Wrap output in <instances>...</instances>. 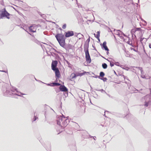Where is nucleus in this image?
<instances>
[{
    "label": "nucleus",
    "instance_id": "30",
    "mask_svg": "<svg viewBox=\"0 0 151 151\" xmlns=\"http://www.w3.org/2000/svg\"><path fill=\"white\" fill-rule=\"evenodd\" d=\"M66 24H63V26L62 27V28L63 29H65L66 28Z\"/></svg>",
    "mask_w": 151,
    "mask_h": 151
},
{
    "label": "nucleus",
    "instance_id": "11",
    "mask_svg": "<svg viewBox=\"0 0 151 151\" xmlns=\"http://www.w3.org/2000/svg\"><path fill=\"white\" fill-rule=\"evenodd\" d=\"M60 86L59 87V90L60 91L62 92H64L65 91H67L68 89L64 85H63L60 84Z\"/></svg>",
    "mask_w": 151,
    "mask_h": 151
},
{
    "label": "nucleus",
    "instance_id": "35",
    "mask_svg": "<svg viewBox=\"0 0 151 151\" xmlns=\"http://www.w3.org/2000/svg\"><path fill=\"white\" fill-rule=\"evenodd\" d=\"M34 78L35 79V80L36 81H38L39 82H41L42 83H43V82H42L41 81H40V80H37L35 77V78Z\"/></svg>",
    "mask_w": 151,
    "mask_h": 151
},
{
    "label": "nucleus",
    "instance_id": "8",
    "mask_svg": "<svg viewBox=\"0 0 151 151\" xmlns=\"http://www.w3.org/2000/svg\"><path fill=\"white\" fill-rule=\"evenodd\" d=\"M64 34L65 37L67 38L73 36L74 35V33L73 31H68L65 32Z\"/></svg>",
    "mask_w": 151,
    "mask_h": 151
},
{
    "label": "nucleus",
    "instance_id": "21",
    "mask_svg": "<svg viewBox=\"0 0 151 151\" xmlns=\"http://www.w3.org/2000/svg\"><path fill=\"white\" fill-rule=\"evenodd\" d=\"M63 95L65 96V97H67L68 95V91H65L63 92Z\"/></svg>",
    "mask_w": 151,
    "mask_h": 151
},
{
    "label": "nucleus",
    "instance_id": "39",
    "mask_svg": "<svg viewBox=\"0 0 151 151\" xmlns=\"http://www.w3.org/2000/svg\"><path fill=\"white\" fill-rule=\"evenodd\" d=\"M149 90L150 91V93L149 94H151V88H149Z\"/></svg>",
    "mask_w": 151,
    "mask_h": 151
},
{
    "label": "nucleus",
    "instance_id": "19",
    "mask_svg": "<svg viewBox=\"0 0 151 151\" xmlns=\"http://www.w3.org/2000/svg\"><path fill=\"white\" fill-rule=\"evenodd\" d=\"M58 62L57 60L53 61L52 63L51 66H57Z\"/></svg>",
    "mask_w": 151,
    "mask_h": 151
},
{
    "label": "nucleus",
    "instance_id": "42",
    "mask_svg": "<svg viewBox=\"0 0 151 151\" xmlns=\"http://www.w3.org/2000/svg\"><path fill=\"white\" fill-rule=\"evenodd\" d=\"M104 69L107 68V67H102Z\"/></svg>",
    "mask_w": 151,
    "mask_h": 151
},
{
    "label": "nucleus",
    "instance_id": "9",
    "mask_svg": "<svg viewBox=\"0 0 151 151\" xmlns=\"http://www.w3.org/2000/svg\"><path fill=\"white\" fill-rule=\"evenodd\" d=\"M132 31L135 33V34H137V32H139V33L141 35H142V32H144V30H142L140 28H136L132 29Z\"/></svg>",
    "mask_w": 151,
    "mask_h": 151
},
{
    "label": "nucleus",
    "instance_id": "48",
    "mask_svg": "<svg viewBox=\"0 0 151 151\" xmlns=\"http://www.w3.org/2000/svg\"><path fill=\"white\" fill-rule=\"evenodd\" d=\"M123 76H124V78H125V76H124V75H123Z\"/></svg>",
    "mask_w": 151,
    "mask_h": 151
},
{
    "label": "nucleus",
    "instance_id": "13",
    "mask_svg": "<svg viewBox=\"0 0 151 151\" xmlns=\"http://www.w3.org/2000/svg\"><path fill=\"white\" fill-rule=\"evenodd\" d=\"M78 76H77V74L76 73H72L71 74L70 77L68 78V79L71 81H72V79L76 78Z\"/></svg>",
    "mask_w": 151,
    "mask_h": 151
},
{
    "label": "nucleus",
    "instance_id": "49",
    "mask_svg": "<svg viewBox=\"0 0 151 151\" xmlns=\"http://www.w3.org/2000/svg\"><path fill=\"white\" fill-rule=\"evenodd\" d=\"M70 67V68L72 69V67L71 66H70V67Z\"/></svg>",
    "mask_w": 151,
    "mask_h": 151
},
{
    "label": "nucleus",
    "instance_id": "31",
    "mask_svg": "<svg viewBox=\"0 0 151 151\" xmlns=\"http://www.w3.org/2000/svg\"><path fill=\"white\" fill-rule=\"evenodd\" d=\"M138 68L140 70L141 73H142V72L143 71L142 68L140 67H138Z\"/></svg>",
    "mask_w": 151,
    "mask_h": 151
},
{
    "label": "nucleus",
    "instance_id": "5",
    "mask_svg": "<svg viewBox=\"0 0 151 151\" xmlns=\"http://www.w3.org/2000/svg\"><path fill=\"white\" fill-rule=\"evenodd\" d=\"M10 14L6 11L5 9H4V10L2 12V13L0 15V17L2 18L4 17H6L7 19H9Z\"/></svg>",
    "mask_w": 151,
    "mask_h": 151
},
{
    "label": "nucleus",
    "instance_id": "36",
    "mask_svg": "<svg viewBox=\"0 0 151 151\" xmlns=\"http://www.w3.org/2000/svg\"><path fill=\"white\" fill-rule=\"evenodd\" d=\"M30 77L32 78H35V76L33 75H31L30 76Z\"/></svg>",
    "mask_w": 151,
    "mask_h": 151
},
{
    "label": "nucleus",
    "instance_id": "15",
    "mask_svg": "<svg viewBox=\"0 0 151 151\" xmlns=\"http://www.w3.org/2000/svg\"><path fill=\"white\" fill-rule=\"evenodd\" d=\"M77 74V76H81L84 75H85L86 73H89V72H86V71H83V72H77L76 73Z\"/></svg>",
    "mask_w": 151,
    "mask_h": 151
},
{
    "label": "nucleus",
    "instance_id": "14",
    "mask_svg": "<svg viewBox=\"0 0 151 151\" xmlns=\"http://www.w3.org/2000/svg\"><path fill=\"white\" fill-rule=\"evenodd\" d=\"M29 29L30 31L32 32H35L36 31V28L35 26H31L29 27Z\"/></svg>",
    "mask_w": 151,
    "mask_h": 151
},
{
    "label": "nucleus",
    "instance_id": "25",
    "mask_svg": "<svg viewBox=\"0 0 151 151\" xmlns=\"http://www.w3.org/2000/svg\"><path fill=\"white\" fill-rule=\"evenodd\" d=\"M96 90L98 91H101V93H104L106 94V92L105 90H104L103 89H101L100 90Z\"/></svg>",
    "mask_w": 151,
    "mask_h": 151
},
{
    "label": "nucleus",
    "instance_id": "17",
    "mask_svg": "<svg viewBox=\"0 0 151 151\" xmlns=\"http://www.w3.org/2000/svg\"><path fill=\"white\" fill-rule=\"evenodd\" d=\"M105 75V73L103 72H101L99 73V76H98V78L100 79L101 78L104 77Z\"/></svg>",
    "mask_w": 151,
    "mask_h": 151
},
{
    "label": "nucleus",
    "instance_id": "32",
    "mask_svg": "<svg viewBox=\"0 0 151 151\" xmlns=\"http://www.w3.org/2000/svg\"><path fill=\"white\" fill-rule=\"evenodd\" d=\"M90 136V138L93 137L94 140H96V137H95V136L93 137V136Z\"/></svg>",
    "mask_w": 151,
    "mask_h": 151
},
{
    "label": "nucleus",
    "instance_id": "24",
    "mask_svg": "<svg viewBox=\"0 0 151 151\" xmlns=\"http://www.w3.org/2000/svg\"><path fill=\"white\" fill-rule=\"evenodd\" d=\"M122 68L123 69H125L127 70H128L130 69V68L129 67H120Z\"/></svg>",
    "mask_w": 151,
    "mask_h": 151
},
{
    "label": "nucleus",
    "instance_id": "37",
    "mask_svg": "<svg viewBox=\"0 0 151 151\" xmlns=\"http://www.w3.org/2000/svg\"><path fill=\"white\" fill-rule=\"evenodd\" d=\"M90 87H91V92H93L94 93V91H93V90H92V87H91V86H90Z\"/></svg>",
    "mask_w": 151,
    "mask_h": 151
},
{
    "label": "nucleus",
    "instance_id": "50",
    "mask_svg": "<svg viewBox=\"0 0 151 151\" xmlns=\"http://www.w3.org/2000/svg\"><path fill=\"white\" fill-rule=\"evenodd\" d=\"M134 67H136V68H137V67H135V66H134Z\"/></svg>",
    "mask_w": 151,
    "mask_h": 151
},
{
    "label": "nucleus",
    "instance_id": "38",
    "mask_svg": "<svg viewBox=\"0 0 151 151\" xmlns=\"http://www.w3.org/2000/svg\"><path fill=\"white\" fill-rule=\"evenodd\" d=\"M102 66H107V65L106 64L104 63L102 64Z\"/></svg>",
    "mask_w": 151,
    "mask_h": 151
},
{
    "label": "nucleus",
    "instance_id": "44",
    "mask_svg": "<svg viewBox=\"0 0 151 151\" xmlns=\"http://www.w3.org/2000/svg\"><path fill=\"white\" fill-rule=\"evenodd\" d=\"M149 47L150 48H151V44H149Z\"/></svg>",
    "mask_w": 151,
    "mask_h": 151
},
{
    "label": "nucleus",
    "instance_id": "54",
    "mask_svg": "<svg viewBox=\"0 0 151 151\" xmlns=\"http://www.w3.org/2000/svg\"><path fill=\"white\" fill-rule=\"evenodd\" d=\"M105 126L106 127V124L105 125Z\"/></svg>",
    "mask_w": 151,
    "mask_h": 151
},
{
    "label": "nucleus",
    "instance_id": "53",
    "mask_svg": "<svg viewBox=\"0 0 151 151\" xmlns=\"http://www.w3.org/2000/svg\"><path fill=\"white\" fill-rule=\"evenodd\" d=\"M88 138V137H85V138Z\"/></svg>",
    "mask_w": 151,
    "mask_h": 151
},
{
    "label": "nucleus",
    "instance_id": "12",
    "mask_svg": "<svg viewBox=\"0 0 151 151\" xmlns=\"http://www.w3.org/2000/svg\"><path fill=\"white\" fill-rule=\"evenodd\" d=\"M102 47L105 50L107 51V54L108 55L109 54V49L106 46V41H104L103 42L102 44Z\"/></svg>",
    "mask_w": 151,
    "mask_h": 151
},
{
    "label": "nucleus",
    "instance_id": "20",
    "mask_svg": "<svg viewBox=\"0 0 151 151\" xmlns=\"http://www.w3.org/2000/svg\"><path fill=\"white\" fill-rule=\"evenodd\" d=\"M100 32L98 31L97 32V34L96 35L95 34H94V35L95 37H96L98 40H99V37H100Z\"/></svg>",
    "mask_w": 151,
    "mask_h": 151
},
{
    "label": "nucleus",
    "instance_id": "22",
    "mask_svg": "<svg viewBox=\"0 0 151 151\" xmlns=\"http://www.w3.org/2000/svg\"><path fill=\"white\" fill-rule=\"evenodd\" d=\"M141 35V37H140V42L141 43H142V41H143V40L144 39L145 40V41H146V39L145 38L142 37V36H143V34H142Z\"/></svg>",
    "mask_w": 151,
    "mask_h": 151
},
{
    "label": "nucleus",
    "instance_id": "2",
    "mask_svg": "<svg viewBox=\"0 0 151 151\" xmlns=\"http://www.w3.org/2000/svg\"><path fill=\"white\" fill-rule=\"evenodd\" d=\"M68 118L69 116L65 117L63 114L62 116H58L57 119V124L60 126L63 129H64L70 122Z\"/></svg>",
    "mask_w": 151,
    "mask_h": 151
},
{
    "label": "nucleus",
    "instance_id": "23",
    "mask_svg": "<svg viewBox=\"0 0 151 151\" xmlns=\"http://www.w3.org/2000/svg\"><path fill=\"white\" fill-rule=\"evenodd\" d=\"M90 41V37L85 42V44H87L88 46L89 43Z\"/></svg>",
    "mask_w": 151,
    "mask_h": 151
},
{
    "label": "nucleus",
    "instance_id": "33",
    "mask_svg": "<svg viewBox=\"0 0 151 151\" xmlns=\"http://www.w3.org/2000/svg\"><path fill=\"white\" fill-rule=\"evenodd\" d=\"M106 95H107V96H108L109 97H110V98H113V96H110L109 94H108L107 93H106Z\"/></svg>",
    "mask_w": 151,
    "mask_h": 151
},
{
    "label": "nucleus",
    "instance_id": "46",
    "mask_svg": "<svg viewBox=\"0 0 151 151\" xmlns=\"http://www.w3.org/2000/svg\"><path fill=\"white\" fill-rule=\"evenodd\" d=\"M110 65L111 66H113L114 64H111V63H110Z\"/></svg>",
    "mask_w": 151,
    "mask_h": 151
},
{
    "label": "nucleus",
    "instance_id": "45",
    "mask_svg": "<svg viewBox=\"0 0 151 151\" xmlns=\"http://www.w3.org/2000/svg\"><path fill=\"white\" fill-rule=\"evenodd\" d=\"M113 71H114L115 74H116V75H117L116 72L114 70H113Z\"/></svg>",
    "mask_w": 151,
    "mask_h": 151
},
{
    "label": "nucleus",
    "instance_id": "16",
    "mask_svg": "<svg viewBox=\"0 0 151 151\" xmlns=\"http://www.w3.org/2000/svg\"><path fill=\"white\" fill-rule=\"evenodd\" d=\"M145 99L147 98H149V102H151V94H147L144 97Z\"/></svg>",
    "mask_w": 151,
    "mask_h": 151
},
{
    "label": "nucleus",
    "instance_id": "28",
    "mask_svg": "<svg viewBox=\"0 0 151 151\" xmlns=\"http://www.w3.org/2000/svg\"><path fill=\"white\" fill-rule=\"evenodd\" d=\"M94 93H95V95L93 96L96 99H98V95L96 94L95 91H94Z\"/></svg>",
    "mask_w": 151,
    "mask_h": 151
},
{
    "label": "nucleus",
    "instance_id": "29",
    "mask_svg": "<svg viewBox=\"0 0 151 151\" xmlns=\"http://www.w3.org/2000/svg\"><path fill=\"white\" fill-rule=\"evenodd\" d=\"M0 71L8 73V70L7 68L5 69L4 70H0Z\"/></svg>",
    "mask_w": 151,
    "mask_h": 151
},
{
    "label": "nucleus",
    "instance_id": "1",
    "mask_svg": "<svg viewBox=\"0 0 151 151\" xmlns=\"http://www.w3.org/2000/svg\"><path fill=\"white\" fill-rule=\"evenodd\" d=\"M4 95L6 96L12 97L15 98H17V96H22V95H24L21 92L18 91L17 89L14 87L12 86L11 88V90H9L6 88V91H4L3 89Z\"/></svg>",
    "mask_w": 151,
    "mask_h": 151
},
{
    "label": "nucleus",
    "instance_id": "4",
    "mask_svg": "<svg viewBox=\"0 0 151 151\" xmlns=\"http://www.w3.org/2000/svg\"><path fill=\"white\" fill-rule=\"evenodd\" d=\"M52 69L55 73V76L58 78H59L60 76V74L59 69L57 67H51Z\"/></svg>",
    "mask_w": 151,
    "mask_h": 151
},
{
    "label": "nucleus",
    "instance_id": "40",
    "mask_svg": "<svg viewBox=\"0 0 151 151\" xmlns=\"http://www.w3.org/2000/svg\"><path fill=\"white\" fill-rule=\"evenodd\" d=\"M115 65L118 66H119V63H116Z\"/></svg>",
    "mask_w": 151,
    "mask_h": 151
},
{
    "label": "nucleus",
    "instance_id": "34",
    "mask_svg": "<svg viewBox=\"0 0 151 151\" xmlns=\"http://www.w3.org/2000/svg\"><path fill=\"white\" fill-rule=\"evenodd\" d=\"M55 78H56V80L55 81V82H56L57 83V82H58V79L59 78H57V77L55 76Z\"/></svg>",
    "mask_w": 151,
    "mask_h": 151
},
{
    "label": "nucleus",
    "instance_id": "51",
    "mask_svg": "<svg viewBox=\"0 0 151 151\" xmlns=\"http://www.w3.org/2000/svg\"><path fill=\"white\" fill-rule=\"evenodd\" d=\"M102 125L103 127V126H104V125Z\"/></svg>",
    "mask_w": 151,
    "mask_h": 151
},
{
    "label": "nucleus",
    "instance_id": "26",
    "mask_svg": "<svg viewBox=\"0 0 151 151\" xmlns=\"http://www.w3.org/2000/svg\"><path fill=\"white\" fill-rule=\"evenodd\" d=\"M100 79L102 80L104 82L106 81L107 80V78H106L104 77L101 78H100Z\"/></svg>",
    "mask_w": 151,
    "mask_h": 151
},
{
    "label": "nucleus",
    "instance_id": "6",
    "mask_svg": "<svg viewBox=\"0 0 151 151\" xmlns=\"http://www.w3.org/2000/svg\"><path fill=\"white\" fill-rule=\"evenodd\" d=\"M85 53L86 60L87 63H90L91 62V60L88 49L85 51Z\"/></svg>",
    "mask_w": 151,
    "mask_h": 151
},
{
    "label": "nucleus",
    "instance_id": "27",
    "mask_svg": "<svg viewBox=\"0 0 151 151\" xmlns=\"http://www.w3.org/2000/svg\"><path fill=\"white\" fill-rule=\"evenodd\" d=\"M38 118L36 116H35V114H34V118L33 119L32 122L35 121L37 119H38Z\"/></svg>",
    "mask_w": 151,
    "mask_h": 151
},
{
    "label": "nucleus",
    "instance_id": "3",
    "mask_svg": "<svg viewBox=\"0 0 151 151\" xmlns=\"http://www.w3.org/2000/svg\"><path fill=\"white\" fill-rule=\"evenodd\" d=\"M55 37L60 45L64 48L66 44L64 35L62 34L58 33L55 36Z\"/></svg>",
    "mask_w": 151,
    "mask_h": 151
},
{
    "label": "nucleus",
    "instance_id": "43",
    "mask_svg": "<svg viewBox=\"0 0 151 151\" xmlns=\"http://www.w3.org/2000/svg\"><path fill=\"white\" fill-rule=\"evenodd\" d=\"M98 76H99L96 75V76H95V77H93L96 78H98Z\"/></svg>",
    "mask_w": 151,
    "mask_h": 151
},
{
    "label": "nucleus",
    "instance_id": "41",
    "mask_svg": "<svg viewBox=\"0 0 151 151\" xmlns=\"http://www.w3.org/2000/svg\"><path fill=\"white\" fill-rule=\"evenodd\" d=\"M106 112H108V111H104L105 114H104V116H105L106 117V116H105V113Z\"/></svg>",
    "mask_w": 151,
    "mask_h": 151
},
{
    "label": "nucleus",
    "instance_id": "52",
    "mask_svg": "<svg viewBox=\"0 0 151 151\" xmlns=\"http://www.w3.org/2000/svg\"><path fill=\"white\" fill-rule=\"evenodd\" d=\"M108 124H109L110 123L109 122H108Z\"/></svg>",
    "mask_w": 151,
    "mask_h": 151
},
{
    "label": "nucleus",
    "instance_id": "47",
    "mask_svg": "<svg viewBox=\"0 0 151 151\" xmlns=\"http://www.w3.org/2000/svg\"><path fill=\"white\" fill-rule=\"evenodd\" d=\"M142 78H145V76H143L142 77Z\"/></svg>",
    "mask_w": 151,
    "mask_h": 151
},
{
    "label": "nucleus",
    "instance_id": "18",
    "mask_svg": "<svg viewBox=\"0 0 151 151\" xmlns=\"http://www.w3.org/2000/svg\"><path fill=\"white\" fill-rule=\"evenodd\" d=\"M145 99V104H144V106H145L146 107H147L149 106V104H150V102H149V101H146V99Z\"/></svg>",
    "mask_w": 151,
    "mask_h": 151
},
{
    "label": "nucleus",
    "instance_id": "7",
    "mask_svg": "<svg viewBox=\"0 0 151 151\" xmlns=\"http://www.w3.org/2000/svg\"><path fill=\"white\" fill-rule=\"evenodd\" d=\"M42 146L45 148V149L47 151H50L51 150V145L49 142H48L46 144H43L41 142Z\"/></svg>",
    "mask_w": 151,
    "mask_h": 151
},
{
    "label": "nucleus",
    "instance_id": "10",
    "mask_svg": "<svg viewBox=\"0 0 151 151\" xmlns=\"http://www.w3.org/2000/svg\"><path fill=\"white\" fill-rule=\"evenodd\" d=\"M42 83L46 84L47 86H59L60 85V83L57 82H53L49 83H44L43 82Z\"/></svg>",
    "mask_w": 151,
    "mask_h": 151
}]
</instances>
